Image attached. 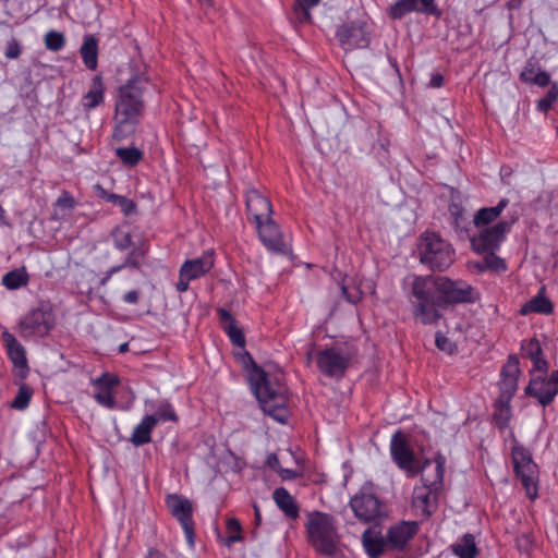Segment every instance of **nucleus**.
Returning a JSON list of instances; mask_svg holds the SVG:
<instances>
[{
  "instance_id": "obj_1",
  "label": "nucleus",
  "mask_w": 558,
  "mask_h": 558,
  "mask_svg": "<svg viewBox=\"0 0 558 558\" xmlns=\"http://www.w3.org/2000/svg\"><path fill=\"white\" fill-rule=\"evenodd\" d=\"M150 92H158L149 74L138 72L119 86L114 96L112 138L122 142L132 136L141 123L145 111L144 97Z\"/></svg>"
},
{
  "instance_id": "obj_2",
  "label": "nucleus",
  "mask_w": 558,
  "mask_h": 558,
  "mask_svg": "<svg viewBox=\"0 0 558 558\" xmlns=\"http://www.w3.org/2000/svg\"><path fill=\"white\" fill-rule=\"evenodd\" d=\"M246 373L250 376L252 393L257 399L263 412L274 420L284 423L289 413L287 409L288 388L280 371L268 372L257 367L246 352Z\"/></svg>"
},
{
  "instance_id": "obj_3",
  "label": "nucleus",
  "mask_w": 558,
  "mask_h": 558,
  "mask_svg": "<svg viewBox=\"0 0 558 558\" xmlns=\"http://www.w3.org/2000/svg\"><path fill=\"white\" fill-rule=\"evenodd\" d=\"M418 292L433 291L437 295L438 305L472 304L481 299L480 291L464 280H452L448 277L424 276Z\"/></svg>"
},
{
  "instance_id": "obj_4",
  "label": "nucleus",
  "mask_w": 558,
  "mask_h": 558,
  "mask_svg": "<svg viewBox=\"0 0 558 558\" xmlns=\"http://www.w3.org/2000/svg\"><path fill=\"white\" fill-rule=\"evenodd\" d=\"M306 532L311 544L316 550L335 556L339 551V534L335 518L325 512L312 511L307 513Z\"/></svg>"
},
{
  "instance_id": "obj_5",
  "label": "nucleus",
  "mask_w": 558,
  "mask_h": 558,
  "mask_svg": "<svg viewBox=\"0 0 558 558\" xmlns=\"http://www.w3.org/2000/svg\"><path fill=\"white\" fill-rule=\"evenodd\" d=\"M145 404L155 412L145 414L138 424L135 425L130 441L135 447L147 445L151 441V433L154 428L163 422H179V416L173 405L168 400L151 401L146 400Z\"/></svg>"
},
{
  "instance_id": "obj_6",
  "label": "nucleus",
  "mask_w": 558,
  "mask_h": 558,
  "mask_svg": "<svg viewBox=\"0 0 558 558\" xmlns=\"http://www.w3.org/2000/svg\"><path fill=\"white\" fill-rule=\"evenodd\" d=\"M421 262L432 269L445 270L453 263L451 245L436 232L422 234L418 244Z\"/></svg>"
},
{
  "instance_id": "obj_7",
  "label": "nucleus",
  "mask_w": 558,
  "mask_h": 558,
  "mask_svg": "<svg viewBox=\"0 0 558 558\" xmlns=\"http://www.w3.org/2000/svg\"><path fill=\"white\" fill-rule=\"evenodd\" d=\"M56 325V316L48 303L29 311L20 322V335L24 339L45 337Z\"/></svg>"
},
{
  "instance_id": "obj_8",
  "label": "nucleus",
  "mask_w": 558,
  "mask_h": 558,
  "mask_svg": "<svg viewBox=\"0 0 558 558\" xmlns=\"http://www.w3.org/2000/svg\"><path fill=\"white\" fill-rule=\"evenodd\" d=\"M389 451L391 460L405 473L407 477H414L420 473V461L404 433L397 430L391 436Z\"/></svg>"
},
{
  "instance_id": "obj_9",
  "label": "nucleus",
  "mask_w": 558,
  "mask_h": 558,
  "mask_svg": "<svg viewBox=\"0 0 558 558\" xmlns=\"http://www.w3.org/2000/svg\"><path fill=\"white\" fill-rule=\"evenodd\" d=\"M355 517L364 522L379 519L386 513L385 506L374 493L373 485H364L350 500Z\"/></svg>"
},
{
  "instance_id": "obj_10",
  "label": "nucleus",
  "mask_w": 558,
  "mask_h": 558,
  "mask_svg": "<svg viewBox=\"0 0 558 558\" xmlns=\"http://www.w3.org/2000/svg\"><path fill=\"white\" fill-rule=\"evenodd\" d=\"M372 29L365 19H357L340 25L336 31V38L343 50L367 48L371 44Z\"/></svg>"
},
{
  "instance_id": "obj_11",
  "label": "nucleus",
  "mask_w": 558,
  "mask_h": 558,
  "mask_svg": "<svg viewBox=\"0 0 558 558\" xmlns=\"http://www.w3.org/2000/svg\"><path fill=\"white\" fill-rule=\"evenodd\" d=\"M512 462L517 475L530 498H535L537 494V466L532 460L531 453L522 446L514 445L512 448Z\"/></svg>"
},
{
  "instance_id": "obj_12",
  "label": "nucleus",
  "mask_w": 558,
  "mask_h": 558,
  "mask_svg": "<svg viewBox=\"0 0 558 558\" xmlns=\"http://www.w3.org/2000/svg\"><path fill=\"white\" fill-rule=\"evenodd\" d=\"M423 281L422 277H415L412 283V294L416 299L413 315L414 318L423 325H433L441 317L438 307L442 305L437 304V295L434 294L433 291L426 290V292L422 294L418 292V286H421Z\"/></svg>"
},
{
  "instance_id": "obj_13",
  "label": "nucleus",
  "mask_w": 558,
  "mask_h": 558,
  "mask_svg": "<svg viewBox=\"0 0 558 558\" xmlns=\"http://www.w3.org/2000/svg\"><path fill=\"white\" fill-rule=\"evenodd\" d=\"M510 229L509 221H499L490 227L480 228L478 233L470 239L472 250L478 254L497 251Z\"/></svg>"
},
{
  "instance_id": "obj_14",
  "label": "nucleus",
  "mask_w": 558,
  "mask_h": 558,
  "mask_svg": "<svg viewBox=\"0 0 558 558\" xmlns=\"http://www.w3.org/2000/svg\"><path fill=\"white\" fill-rule=\"evenodd\" d=\"M94 388L93 398L96 403L108 410H128L119 407L116 400L114 390L120 385V378L116 374L104 372L90 380Z\"/></svg>"
},
{
  "instance_id": "obj_15",
  "label": "nucleus",
  "mask_w": 558,
  "mask_h": 558,
  "mask_svg": "<svg viewBox=\"0 0 558 558\" xmlns=\"http://www.w3.org/2000/svg\"><path fill=\"white\" fill-rule=\"evenodd\" d=\"M166 502L173 518L180 523L187 544L193 546L195 531L192 502L187 498L177 494L169 495Z\"/></svg>"
},
{
  "instance_id": "obj_16",
  "label": "nucleus",
  "mask_w": 558,
  "mask_h": 558,
  "mask_svg": "<svg viewBox=\"0 0 558 558\" xmlns=\"http://www.w3.org/2000/svg\"><path fill=\"white\" fill-rule=\"evenodd\" d=\"M350 362V353L340 348L324 349L316 354L317 367L328 377H341Z\"/></svg>"
},
{
  "instance_id": "obj_17",
  "label": "nucleus",
  "mask_w": 558,
  "mask_h": 558,
  "mask_svg": "<svg viewBox=\"0 0 558 558\" xmlns=\"http://www.w3.org/2000/svg\"><path fill=\"white\" fill-rule=\"evenodd\" d=\"M255 229L260 241L269 251L280 254H289L291 252L290 242L283 236L271 217L255 225Z\"/></svg>"
},
{
  "instance_id": "obj_18",
  "label": "nucleus",
  "mask_w": 558,
  "mask_h": 558,
  "mask_svg": "<svg viewBox=\"0 0 558 558\" xmlns=\"http://www.w3.org/2000/svg\"><path fill=\"white\" fill-rule=\"evenodd\" d=\"M410 12H421L434 16L440 15L435 0H397L389 8L388 14L392 20H399Z\"/></svg>"
},
{
  "instance_id": "obj_19",
  "label": "nucleus",
  "mask_w": 558,
  "mask_h": 558,
  "mask_svg": "<svg viewBox=\"0 0 558 558\" xmlns=\"http://www.w3.org/2000/svg\"><path fill=\"white\" fill-rule=\"evenodd\" d=\"M217 314L222 330L228 335L231 342L241 349L234 352V357L244 367V332L235 325V319L228 310L218 307Z\"/></svg>"
},
{
  "instance_id": "obj_20",
  "label": "nucleus",
  "mask_w": 558,
  "mask_h": 558,
  "mask_svg": "<svg viewBox=\"0 0 558 558\" xmlns=\"http://www.w3.org/2000/svg\"><path fill=\"white\" fill-rule=\"evenodd\" d=\"M246 214L250 215V219H252L254 225H257L271 217V203L259 191L255 189L248 190L246 191Z\"/></svg>"
},
{
  "instance_id": "obj_21",
  "label": "nucleus",
  "mask_w": 558,
  "mask_h": 558,
  "mask_svg": "<svg viewBox=\"0 0 558 558\" xmlns=\"http://www.w3.org/2000/svg\"><path fill=\"white\" fill-rule=\"evenodd\" d=\"M521 375L519 360L510 355L500 372L499 389L500 396L512 399L518 389V379Z\"/></svg>"
},
{
  "instance_id": "obj_22",
  "label": "nucleus",
  "mask_w": 558,
  "mask_h": 558,
  "mask_svg": "<svg viewBox=\"0 0 558 558\" xmlns=\"http://www.w3.org/2000/svg\"><path fill=\"white\" fill-rule=\"evenodd\" d=\"M439 490L416 485L413 489L411 508L415 515L428 518L436 509V497Z\"/></svg>"
},
{
  "instance_id": "obj_23",
  "label": "nucleus",
  "mask_w": 558,
  "mask_h": 558,
  "mask_svg": "<svg viewBox=\"0 0 558 558\" xmlns=\"http://www.w3.org/2000/svg\"><path fill=\"white\" fill-rule=\"evenodd\" d=\"M445 464L446 459L441 454H438L433 461L425 460L423 465L420 464V473H422L421 485L440 490L444 482Z\"/></svg>"
},
{
  "instance_id": "obj_24",
  "label": "nucleus",
  "mask_w": 558,
  "mask_h": 558,
  "mask_svg": "<svg viewBox=\"0 0 558 558\" xmlns=\"http://www.w3.org/2000/svg\"><path fill=\"white\" fill-rule=\"evenodd\" d=\"M215 265L214 252L206 251L199 257L186 259L180 267V271L187 279L196 280L204 277Z\"/></svg>"
},
{
  "instance_id": "obj_25",
  "label": "nucleus",
  "mask_w": 558,
  "mask_h": 558,
  "mask_svg": "<svg viewBox=\"0 0 558 558\" xmlns=\"http://www.w3.org/2000/svg\"><path fill=\"white\" fill-rule=\"evenodd\" d=\"M2 339L7 349L9 360L13 366L20 371H27V357L25 348L17 341V339L9 331L2 332Z\"/></svg>"
},
{
  "instance_id": "obj_26",
  "label": "nucleus",
  "mask_w": 558,
  "mask_h": 558,
  "mask_svg": "<svg viewBox=\"0 0 558 558\" xmlns=\"http://www.w3.org/2000/svg\"><path fill=\"white\" fill-rule=\"evenodd\" d=\"M417 525L414 522H402L391 526L387 533V544L395 548H402L415 535Z\"/></svg>"
},
{
  "instance_id": "obj_27",
  "label": "nucleus",
  "mask_w": 558,
  "mask_h": 558,
  "mask_svg": "<svg viewBox=\"0 0 558 558\" xmlns=\"http://www.w3.org/2000/svg\"><path fill=\"white\" fill-rule=\"evenodd\" d=\"M272 499L286 518L293 521L299 519L300 507L294 497L284 487L276 488L272 492Z\"/></svg>"
},
{
  "instance_id": "obj_28",
  "label": "nucleus",
  "mask_w": 558,
  "mask_h": 558,
  "mask_svg": "<svg viewBox=\"0 0 558 558\" xmlns=\"http://www.w3.org/2000/svg\"><path fill=\"white\" fill-rule=\"evenodd\" d=\"M105 83L101 75H95L92 80L90 88L82 97V107L85 111L100 106L105 100Z\"/></svg>"
},
{
  "instance_id": "obj_29",
  "label": "nucleus",
  "mask_w": 558,
  "mask_h": 558,
  "mask_svg": "<svg viewBox=\"0 0 558 558\" xmlns=\"http://www.w3.org/2000/svg\"><path fill=\"white\" fill-rule=\"evenodd\" d=\"M551 386L547 381L546 376H534L531 378L529 386L525 389V393L535 397L542 405L549 404L555 398H548L550 395Z\"/></svg>"
},
{
  "instance_id": "obj_30",
  "label": "nucleus",
  "mask_w": 558,
  "mask_h": 558,
  "mask_svg": "<svg viewBox=\"0 0 558 558\" xmlns=\"http://www.w3.org/2000/svg\"><path fill=\"white\" fill-rule=\"evenodd\" d=\"M509 205L508 198H501L498 204L494 207H484L477 210V213L474 216L473 222L474 226L477 228H485L489 227L488 225L493 221H495L501 213L506 209V207Z\"/></svg>"
},
{
  "instance_id": "obj_31",
  "label": "nucleus",
  "mask_w": 558,
  "mask_h": 558,
  "mask_svg": "<svg viewBox=\"0 0 558 558\" xmlns=\"http://www.w3.org/2000/svg\"><path fill=\"white\" fill-rule=\"evenodd\" d=\"M362 543L365 551L372 558L379 557L387 544L379 533L373 529H367L362 535Z\"/></svg>"
},
{
  "instance_id": "obj_32",
  "label": "nucleus",
  "mask_w": 558,
  "mask_h": 558,
  "mask_svg": "<svg viewBox=\"0 0 558 558\" xmlns=\"http://www.w3.org/2000/svg\"><path fill=\"white\" fill-rule=\"evenodd\" d=\"M80 52L85 66L95 71L98 65V40L92 35L86 36Z\"/></svg>"
},
{
  "instance_id": "obj_33",
  "label": "nucleus",
  "mask_w": 558,
  "mask_h": 558,
  "mask_svg": "<svg viewBox=\"0 0 558 558\" xmlns=\"http://www.w3.org/2000/svg\"><path fill=\"white\" fill-rule=\"evenodd\" d=\"M553 303L543 293V290L521 307V314L539 313L548 315L553 312Z\"/></svg>"
},
{
  "instance_id": "obj_34",
  "label": "nucleus",
  "mask_w": 558,
  "mask_h": 558,
  "mask_svg": "<svg viewBox=\"0 0 558 558\" xmlns=\"http://www.w3.org/2000/svg\"><path fill=\"white\" fill-rule=\"evenodd\" d=\"M218 537L228 549H230L234 543L242 541V525L240 520L235 518L228 519L225 534H219Z\"/></svg>"
},
{
  "instance_id": "obj_35",
  "label": "nucleus",
  "mask_w": 558,
  "mask_h": 558,
  "mask_svg": "<svg viewBox=\"0 0 558 558\" xmlns=\"http://www.w3.org/2000/svg\"><path fill=\"white\" fill-rule=\"evenodd\" d=\"M452 551L459 558H475L477 547L472 534L463 535L459 541L451 545Z\"/></svg>"
},
{
  "instance_id": "obj_36",
  "label": "nucleus",
  "mask_w": 558,
  "mask_h": 558,
  "mask_svg": "<svg viewBox=\"0 0 558 558\" xmlns=\"http://www.w3.org/2000/svg\"><path fill=\"white\" fill-rule=\"evenodd\" d=\"M510 400L502 396L496 400L494 421L499 428L506 427L511 418Z\"/></svg>"
},
{
  "instance_id": "obj_37",
  "label": "nucleus",
  "mask_w": 558,
  "mask_h": 558,
  "mask_svg": "<svg viewBox=\"0 0 558 558\" xmlns=\"http://www.w3.org/2000/svg\"><path fill=\"white\" fill-rule=\"evenodd\" d=\"M29 277L25 268L13 269L2 277V284L9 290H16L28 283Z\"/></svg>"
},
{
  "instance_id": "obj_38",
  "label": "nucleus",
  "mask_w": 558,
  "mask_h": 558,
  "mask_svg": "<svg viewBox=\"0 0 558 558\" xmlns=\"http://www.w3.org/2000/svg\"><path fill=\"white\" fill-rule=\"evenodd\" d=\"M114 153H116V156L126 167H135L144 158V153L140 148L134 147V146H131V147H118L114 150Z\"/></svg>"
},
{
  "instance_id": "obj_39",
  "label": "nucleus",
  "mask_w": 558,
  "mask_h": 558,
  "mask_svg": "<svg viewBox=\"0 0 558 558\" xmlns=\"http://www.w3.org/2000/svg\"><path fill=\"white\" fill-rule=\"evenodd\" d=\"M521 80L538 85L541 87H545L550 83V75L545 71L535 70L534 68H526L521 73Z\"/></svg>"
},
{
  "instance_id": "obj_40",
  "label": "nucleus",
  "mask_w": 558,
  "mask_h": 558,
  "mask_svg": "<svg viewBox=\"0 0 558 558\" xmlns=\"http://www.w3.org/2000/svg\"><path fill=\"white\" fill-rule=\"evenodd\" d=\"M147 254V248L144 246H134L126 255L125 259L122 264L116 265L117 267H121V270L128 267H132L135 269H140L142 265V260L145 258Z\"/></svg>"
},
{
  "instance_id": "obj_41",
  "label": "nucleus",
  "mask_w": 558,
  "mask_h": 558,
  "mask_svg": "<svg viewBox=\"0 0 558 558\" xmlns=\"http://www.w3.org/2000/svg\"><path fill=\"white\" fill-rule=\"evenodd\" d=\"M113 247L118 251H125L132 246V235L122 228H114L111 232Z\"/></svg>"
},
{
  "instance_id": "obj_42",
  "label": "nucleus",
  "mask_w": 558,
  "mask_h": 558,
  "mask_svg": "<svg viewBox=\"0 0 558 558\" xmlns=\"http://www.w3.org/2000/svg\"><path fill=\"white\" fill-rule=\"evenodd\" d=\"M44 43L48 50L57 52L64 48L65 37L61 32L50 31L45 35Z\"/></svg>"
},
{
  "instance_id": "obj_43",
  "label": "nucleus",
  "mask_w": 558,
  "mask_h": 558,
  "mask_svg": "<svg viewBox=\"0 0 558 558\" xmlns=\"http://www.w3.org/2000/svg\"><path fill=\"white\" fill-rule=\"evenodd\" d=\"M33 391L27 385H22L12 401L11 407L16 410H25L31 402Z\"/></svg>"
},
{
  "instance_id": "obj_44",
  "label": "nucleus",
  "mask_w": 558,
  "mask_h": 558,
  "mask_svg": "<svg viewBox=\"0 0 558 558\" xmlns=\"http://www.w3.org/2000/svg\"><path fill=\"white\" fill-rule=\"evenodd\" d=\"M484 259V266H480V270L492 269L495 271H504L507 269V265L502 258L497 256L495 252H486Z\"/></svg>"
},
{
  "instance_id": "obj_45",
  "label": "nucleus",
  "mask_w": 558,
  "mask_h": 558,
  "mask_svg": "<svg viewBox=\"0 0 558 558\" xmlns=\"http://www.w3.org/2000/svg\"><path fill=\"white\" fill-rule=\"evenodd\" d=\"M557 98H558V85L553 84L550 86V88L548 89L546 96L538 101L537 108L541 111L546 112L551 107V105L557 100Z\"/></svg>"
},
{
  "instance_id": "obj_46",
  "label": "nucleus",
  "mask_w": 558,
  "mask_h": 558,
  "mask_svg": "<svg viewBox=\"0 0 558 558\" xmlns=\"http://www.w3.org/2000/svg\"><path fill=\"white\" fill-rule=\"evenodd\" d=\"M522 351L525 356H527L530 360L536 359V356L542 354V348L537 340L530 339L527 341H524L522 343Z\"/></svg>"
},
{
  "instance_id": "obj_47",
  "label": "nucleus",
  "mask_w": 558,
  "mask_h": 558,
  "mask_svg": "<svg viewBox=\"0 0 558 558\" xmlns=\"http://www.w3.org/2000/svg\"><path fill=\"white\" fill-rule=\"evenodd\" d=\"M435 342L436 347L442 352L452 354L457 351V345L440 332L436 333Z\"/></svg>"
},
{
  "instance_id": "obj_48",
  "label": "nucleus",
  "mask_w": 558,
  "mask_h": 558,
  "mask_svg": "<svg viewBox=\"0 0 558 558\" xmlns=\"http://www.w3.org/2000/svg\"><path fill=\"white\" fill-rule=\"evenodd\" d=\"M533 363V367L531 369L532 376H546L548 371L547 361L541 355L536 356V359L531 360Z\"/></svg>"
},
{
  "instance_id": "obj_49",
  "label": "nucleus",
  "mask_w": 558,
  "mask_h": 558,
  "mask_svg": "<svg viewBox=\"0 0 558 558\" xmlns=\"http://www.w3.org/2000/svg\"><path fill=\"white\" fill-rule=\"evenodd\" d=\"M116 206L121 209L124 216H131L136 211V204L123 195L119 197Z\"/></svg>"
},
{
  "instance_id": "obj_50",
  "label": "nucleus",
  "mask_w": 558,
  "mask_h": 558,
  "mask_svg": "<svg viewBox=\"0 0 558 558\" xmlns=\"http://www.w3.org/2000/svg\"><path fill=\"white\" fill-rule=\"evenodd\" d=\"M22 53V46L21 44L15 39L12 38L10 41H8L4 56L8 59H17Z\"/></svg>"
},
{
  "instance_id": "obj_51",
  "label": "nucleus",
  "mask_w": 558,
  "mask_h": 558,
  "mask_svg": "<svg viewBox=\"0 0 558 558\" xmlns=\"http://www.w3.org/2000/svg\"><path fill=\"white\" fill-rule=\"evenodd\" d=\"M96 190H97V195H98L101 199H104V201H106V202H108V203H111V204H113V205H116V204H117V202H118L119 197L121 196V195H119V194L108 192V191H107L106 189H104L100 184H97V185H96Z\"/></svg>"
},
{
  "instance_id": "obj_52",
  "label": "nucleus",
  "mask_w": 558,
  "mask_h": 558,
  "mask_svg": "<svg viewBox=\"0 0 558 558\" xmlns=\"http://www.w3.org/2000/svg\"><path fill=\"white\" fill-rule=\"evenodd\" d=\"M320 0H296V7L302 10L306 16H310V9L318 5Z\"/></svg>"
},
{
  "instance_id": "obj_53",
  "label": "nucleus",
  "mask_w": 558,
  "mask_h": 558,
  "mask_svg": "<svg viewBox=\"0 0 558 558\" xmlns=\"http://www.w3.org/2000/svg\"><path fill=\"white\" fill-rule=\"evenodd\" d=\"M193 281L192 279H187L186 276H184L183 272L179 271V280L175 284V289L178 292L183 293L189 290L190 282Z\"/></svg>"
},
{
  "instance_id": "obj_54",
  "label": "nucleus",
  "mask_w": 558,
  "mask_h": 558,
  "mask_svg": "<svg viewBox=\"0 0 558 558\" xmlns=\"http://www.w3.org/2000/svg\"><path fill=\"white\" fill-rule=\"evenodd\" d=\"M547 381L551 386L550 395L548 393L547 400L551 398H555L558 393V369L555 371L549 378H547Z\"/></svg>"
},
{
  "instance_id": "obj_55",
  "label": "nucleus",
  "mask_w": 558,
  "mask_h": 558,
  "mask_svg": "<svg viewBox=\"0 0 558 558\" xmlns=\"http://www.w3.org/2000/svg\"><path fill=\"white\" fill-rule=\"evenodd\" d=\"M74 198L70 195H68L66 193H64V195L60 196L58 199H57V203L56 205L59 206V207H62V208H73L74 207Z\"/></svg>"
},
{
  "instance_id": "obj_56",
  "label": "nucleus",
  "mask_w": 558,
  "mask_h": 558,
  "mask_svg": "<svg viewBox=\"0 0 558 558\" xmlns=\"http://www.w3.org/2000/svg\"><path fill=\"white\" fill-rule=\"evenodd\" d=\"M122 300L126 304H136L140 300V292L137 290H130L123 295Z\"/></svg>"
},
{
  "instance_id": "obj_57",
  "label": "nucleus",
  "mask_w": 558,
  "mask_h": 558,
  "mask_svg": "<svg viewBox=\"0 0 558 558\" xmlns=\"http://www.w3.org/2000/svg\"><path fill=\"white\" fill-rule=\"evenodd\" d=\"M266 464H267V466H269L270 469H272L277 473L279 472V469L282 468L280 465V463H279V459H278L276 453L268 454V457L266 459Z\"/></svg>"
},
{
  "instance_id": "obj_58",
  "label": "nucleus",
  "mask_w": 558,
  "mask_h": 558,
  "mask_svg": "<svg viewBox=\"0 0 558 558\" xmlns=\"http://www.w3.org/2000/svg\"><path fill=\"white\" fill-rule=\"evenodd\" d=\"M278 474L280 475V477L283 481L293 480L299 476V473L296 471L291 470V469H284V468L279 469Z\"/></svg>"
},
{
  "instance_id": "obj_59",
  "label": "nucleus",
  "mask_w": 558,
  "mask_h": 558,
  "mask_svg": "<svg viewBox=\"0 0 558 558\" xmlns=\"http://www.w3.org/2000/svg\"><path fill=\"white\" fill-rule=\"evenodd\" d=\"M121 271V267H117V266H112L111 268H109L104 278L100 280V284L105 286L109 282V280L111 279V277L114 275V274H118Z\"/></svg>"
},
{
  "instance_id": "obj_60",
  "label": "nucleus",
  "mask_w": 558,
  "mask_h": 558,
  "mask_svg": "<svg viewBox=\"0 0 558 558\" xmlns=\"http://www.w3.org/2000/svg\"><path fill=\"white\" fill-rule=\"evenodd\" d=\"M145 558H166V556L157 549H149Z\"/></svg>"
},
{
  "instance_id": "obj_61",
  "label": "nucleus",
  "mask_w": 558,
  "mask_h": 558,
  "mask_svg": "<svg viewBox=\"0 0 558 558\" xmlns=\"http://www.w3.org/2000/svg\"><path fill=\"white\" fill-rule=\"evenodd\" d=\"M442 82H444V78L441 75H434L430 81V85L433 87H440L442 85Z\"/></svg>"
},
{
  "instance_id": "obj_62",
  "label": "nucleus",
  "mask_w": 558,
  "mask_h": 558,
  "mask_svg": "<svg viewBox=\"0 0 558 558\" xmlns=\"http://www.w3.org/2000/svg\"><path fill=\"white\" fill-rule=\"evenodd\" d=\"M456 209H457V207H456V206H451V207H450V211H451V214H452L453 216H457V217H456V220L458 221V220H459V218H460V215L458 214V211H456Z\"/></svg>"
},
{
  "instance_id": "obj_63",
  "label": "nucleus",
  "mask_w": 558,
  "mask_h": 558,
  "mask_svg": "<svg viewBox=\"0 0 558 558\" xmlns=\"http://www.w3.org/2000/svg\"><path fill=\"white\" fill-rule=\"evenodd\" d=\"M128 350V343H123L120 345V352H125Z\"/></svg>"
},
{
  "instance_id": "obj_64",
  "label": "nucleus",
  "mask_w": 558,
  "mask_h": 558,
  "mask_svg": "<svg viewBox=\"0 0 558 558\" xmlns=\"http://www.w3.org/2000/svg\"><path fill=\"white\" fill-rule=\"evenodd\" d=\"M254 509H255L256 520L259 521L260 520L259 510L257 509L256 506H254Z\"/></svg>"
}]
</instances>
